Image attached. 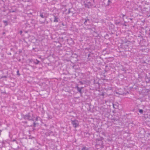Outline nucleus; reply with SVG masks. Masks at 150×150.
Returning <instances> with one entry per match:
<instances>
[{
  "label": "nucleus",
  "instance_id": "2",
  "mask_svg": "<svg viewBox=\"0 0 150 150\" xmlns=\"http://www.w3.org/2000/svg\"><path fill=\"white\" fill-rule=\"evenodd\" d=\"M71 124L73 127L76 128L79 126V122L77 120L74 119L71 120Z\"/></svg>",
  "mask_w": 150,
  "mask_h": 150
},
{
  "label": "nucleus",
  "instance_id": "37",
  "mask_svg": "<svg viewBox=\"0 0 150 150\" xmlns=\"http://www.w3.org/2000/svg\"><path fill=\"white\" fill-rule=\"evenodd\" d=\"M113 120H114L115 121V119H113Z\"/></svg>",
  "mask_w": 150,
  "mask_h": 150
},
{
  "label": "nucleus",
  "instance_id": "20",
  "mask_svg": "<svg viewBox=\"0 0 150 150\" xmlns=\"http://www.w3.org/2000/svg\"><path fill=\"white\" fill-rule=\"evenodd\" d=\"M48 118L50 119H52V116L51 115H48Z\"/></svg>",
  "mask_w": 150,
  "mask_h": 150
},
{
  "label": "nucleus",
  "instance_id": "39",
  "mask_svg": "<svg viewBox=\"0 0 150 150\" xmlns=\"http://www.w3.org/2000/svg\"><path fill=\"white\" fill-rule=\"evenodd\" d=\"M115 106H116V105H115Z\"/></svg>",
  "mask_w": 150,
  "mask_h": 150
},
{
  "label": "nucleus",
  "instance_id": "8",
  "mask_svg": "<svg viewBox=\"0 0 150 150\" xmlns=\"http://www.w3.org/2000/svg\"><path fill=\"white\" fill-rule=\"evenodd\" d=\"M40 16L41 17V18H44L45 17V13H42L41 12H40Z\"/></svg>",
  "mask_w": 150,
  "mask_h": 150
},
{
  "label": "nucleus",
  "instance_id": "1",
  "mask_svg": "<svg viewBox=\"0 0 150 150\" xmlns=\"http://www.w3.org/2000/svg\"><path fill=\"white\" fill-rule=\"evenodd\" d=\"M23 117L25 120L32 121L34 120V115L32 113L29 112L25 115H23Z\"/></svg>",
  "mask_w": 150,
  "mask_h": 150
},
{
  "label": "nucleus",
  "instance_id": "30",
  "mask_svg": "<svg viewBox=\"0 0 150 150\" xmlns=\"http://www.w3.org/2000/svg\"><path fill=\"white\" fill-rule=\"evenodd\" d=\"M20 34H22V31H20Z\"/></svg>",
  "mask_w": 150,
  "mask_h": 150
},
{
  "label": "nucleus",
  "instance_id": "34",
  "mask_svg": "<svg viewBox=\"0 0 150 150\" xmlns=\"http://www.w3.org/2000/svg\"><path fill=\"white\" fill-rule=\"evenodd\" d=\"M5 32H4V33H3V34L4 35V34H5Z\"/></svg>",
  "mask_w": 150,
  "mask_h": 150
},
{
  "label": "nucleus",
  "instance_id": "17",
  "mask_svg": "<svg viewBox=\"0 0 150 150\" xmlns=\"http://www.w3.org/2000/svg\"><path fill=\"white\" fill-rule=\"evenodd\" d=\"M145 81L147 83H149L150 82V79H146Z\"/></svg>",
  "mask_w": 150,
  "mask_h": 150
},
{
  "label": "nucleus",
  "instance_id": "28",
  "mask_svg": "<svg viewBox=\"0 0 150 150\" xmlns=\"http://www.w3.org/2000/svg\"><path fill=\"white\" fill-rule=\"evenodd\" d=\"M113 107L114 108H116L115 107V104H113Z\"/></svg>",
  "mask_w": 150,
  "mask_h": 150
},
{
  "label": "nucleus",
  "instance_id": "10",
  "mask_svg": "<svg viewBox=\"0 0 150 150\" xmlns=\"http://www.w3.org/2000/svg\"><path fill=\"white\" fill-rule=\"evenodd\" d=\"M76 88L77 89L78 91L80 93H81V88L77 86L76 87Z\"/></svg>",
  "mask_w": 150,
  "mask_h": 150
},
{
  "label": "nucleus",
  "instance_id": "18",
  "mask_svg": "<svg viewBox=\"0 0 150 150\" xmlns=\"http://www.w3.org/2000/svg\"><path fill=\"white\" fill-rule=\"evenodd\" d=\"M111 3V1L110 0H108V2L107 6H109L110 3Z\"/></svg>",
  "mask_w": 150,
  "mask_h": 150
},
{
  "label": "nucleus",
  "instance_id": "16",
  "mask_svg": "<svg viewBox=\"0 0 150 150\" xmlns=\"http://www.w3.org/2000/svg\"><path fill=\"white\" fill-rule=\"evenodd\" d=\"M19 149V146H18L17 147H16V148H13V150H18Z\"/></svg>",
  "mask_w": 150,
  "mask_h": 150
},
{
  "label": "nucleus",
  "instance_id": "5",
  "mask_svg": "<svg viewBox=\"0 0 150 150\" xmlns=\"http://www.w3.org/2000/svg\"><path fill=\"white\" fill-rule=\"evenodd\" d=\"M84 3L85 6L88 8H90V7L92 6L90 2H87L86 3L84 2Z\"/></svg>",
  "mask_w": 150,
  "mask_h": 150
},
{
  "label": "nucleus",
  "instance_id": "33",
  "mask_svg": "<svg viewBox=\"0 0 150 150\" xmlns=\"http://www.w3.org/2000/svg\"><path fill=\"white\" fill-rule=\"evenodd\" d=\"M1 131L0 130V135H1Z\"/></svg>",
  "mask_w": 150,
  "mask_h": 150
},
{
  "label": "nucleus",
  "instance_id": "9",
  "mask_svg": "<svg viewBox=\"0 0 150 150\" xmlns=\"http://www.w3.org/2000/svg\"><path fill=\"white\" fill-rule=\"evenodd\" d=\"M81 150H90V148L86 146H83Z\"/></svg>",
  "mask_w": 150,
  "mask_h": 150
},
{
  "label": "nucleus",
  "instance_id": "29",
  "mask_svg": "<svg viewBox=\"0 0 150 150\" xmlns=\"http://www.w3.org/2000/svg\"><path fill=\"white\" fill-rule=\"evenodd\" d=\"M38 117H37L36 118H35V120L36 121H38Z\"/></svg>",
  "mask_w": 150,
  "mask_h": 150
},
{
  "label": "nucleus",
  "instance_id": "12",
  "mask_svg": "<svg viewBox=\"0 0 150 150\" xmlns=\"http://www.w3.org/2000/svg\"><path fill=\"white\" fill-rule=\"evenodd\" d=\"M40 62V61L38 60L37 59H36L34 61V63L35 64H38Z\"/></svg>",
  "mask_w": 150,
  "mask_h": 150
},
{
  "label": "nucleus",
  "instance_id": "31",
  "mask_svg": "<svg viewBox=\"0 0 150 150\" xmlns=\"http://www.w3.org/2000/svg\"><path fill=\"white\" fill-rule=\"evenodd\" d=\"M16 142V143L18 144V142H17V140H16V141L15 142Z\"/></svg>",
  "mask_w": 150,
  "mask_h": 150
},
{
  "label": "nucleus",
  "instance_id": "21",
  "mask_svg": "<svg viewBox=\"0 0 150 150\" xmlns=\"http://www.w3.org/2000/svg\"><path fill=\"white\" fill-rule=\"evenodd\" d=\"M36 123L35 122H34L33 123V126L34 127H35L36 126Z\"/></svg>",
  "mask_w": 150,
  "mask_h": 150
},
{
  "label": "nucleus",
  "instance_id": "4",
  "mask_svg": "<svg viewBox=\"0 0 150 150\" xmlns=\"http://www.w3.org/2000/svg\"><path fill=\"white\" fill-rule=\"evenodd\" d=\"M115 23L117 25H124L122 22V21L120 18L119 19H115Z\"/></svg>",
  "mask_w": 150,
  "mask_h": 150
},
{
  "label": "nucleus",
  "instance_id": "7",
  "mask_svg": "<svg viewBox=\"0 0 150 150\" xmlns=\"http://www.w3.org/2000/svg\"><path fill=\"white\" fill-rule=\"evenodd\" d=\"M54 19V22H57L59 21V18L57 17L56 16H55V15H54L53 16Z\"/></svg>",
  "mask_w": 150,
  "mask_h": 150
},
{
  "label": "nucleus",
  "instance_id": "38",
  "mask_svg": "<svg viewBox=\"0 0 150 150\" xmlns=\"http://www.w3.org/2000/svg\"><path fill=\"white\" fill-rule=\"evenodd\" d=\"M115 106H116V105H115Z\"/></svg>",
  "mask_w": 150,
  "mask_h": 150
},
{
  "label": "nucleus",
  "instance_id": "26",
  "mask_svg": "<svg viewBox=\"0 0 150 150\" xmlns=\"http://www.w3.org/2000/svg\"><path fill=\"white\" fill-rule=\"evenodd\" d=\"M124 23H123V24L124 25H125V26H126V25L125 24V23H126V22L125 21H124Z\"/></svg>",
  "mask_w": 150,
  "mask_h": 150
},
{
  "label": "nucleus",
  "instance_id": "22",
  "mask_svg": "<svg viewBox=\"0 0 150 150\" xmlns=\"http://www.w3.org/2000/svg\"><path fill=\"white\" fill-rule=\"evenodd\" d=\"M7 77V76H2L1 77V78H6Z\"/></svg>",
  "mask_w": 150,
  "mask_h": 150
},
{
  "label": "nucleus",
  "instance_id": "19",
  "mask_svg": "<svg viewBox=\"0 0 150 150\" xmlns=\"http://www.w3.org/2000/svg\"><path fill=\"white\" fill-rule=\"evenodd\" d=\"M122 20H123V21H124V17L125 16V15L122 14Z\"/></svg>",
  "mask_w": 150,
  "mask_h": 150
},
{
  "label": "nucleus",
  "instance_id": "35",
  "mask_svg": "<svg viewBox=\"0 0 150 150\" xmlns=\"http://www.w3.org/2000/svg\"><path fill=\"white\" fill-rule=\"evenodd\" d=\"M45 126H47V125H46V124H45Z\"/></svg>",
  "mask_w": 150,
  "mask_h": 150
},
{
  "label": "nucleus",
  "instance_id": "36",
  "mask_svg": "<svg viewBox=\"0 0 150 150\" xmlns=\"http://www.w3.org/2000/svg\"><path fill=\"white\" fill-rule=\"evenodd\" d=\"M150 15L149 16H148V17H150Z\"/></svg>",
  "mask_w": 150,
  "mask_h": 150
},
{
  "label": "nucleus",
  "instance_id": "14",
  "mask_svg": "<svg viewBox=\"0 0 150 150\" xmlns=\"http://www.w3.org/2000/svg\"><path fill=\"white\" fill-rule=\"evenodd\" d=\"M139 112L141 113V114H142L143 112V110L142 109H139Z\"/></svg>",
  "mask_w": 150,
  "mask_h": 150
},
{
  "label": "nucleus",
  "instance_id": "32",
  "mask_svg": "<svg viewBox=\"0 0 150 150\" xmlns=\"http://www.w3.org/2000/svg\"><path fill=\"white\" fill-rule=\"evenodd\" d=\"M104 94L103 93H102L101 94V96H104Z\"/></svg>",
  "mask_w": 150,
  "mask_h": 150
},
{
  "label": "nucleus",
  "instance_id": "6",
  "mask_svg": "<svg viewBox=\"0 0 150 150\" xmlns=\"http://www.w3.org/2000/svg\"><path fill=\"white\" fill-rule=\"evenodd\" d=\"M149 91H150L149 90L147 89L143 90L142 92L144 93V95H146L148 94L149 92Z\"/></svg>",
  "mask_w": 150,
  "mask_h": 150
},
{
  "label": "nucleus",
  "instance_id": "11",
  "mask_svg": "<svg viewBox=\"0 0 150 150\" xmlns=\"http://www.w3.org/2000/svg\"><path fill=\"white\" fill-rule=\"evenodd\" d=\"M130 42L129 41H127L126 42H125L124 43V45L125 46H126L128 47L129 46V44Z\"/></svg>",
  "mask_w": 150,
  "mask_h": 150
},
{
  "label": "nucleus",
  "instance_id": "24",
  "mask_svg": "<svg viewBox=\"0 0 150 150\" xmlns=\"http://www.w3.org/2000/svg\"><path fill=\"white\" fill-rule=\"evenodd\" d=\"M150 79L149 78H148L147 76L146 75V76H145V79L146 80V79Z\"/></svg>",
  "mask_w": 150,
  "mask_h": 150
},
{
  "label": "nucleus",
  "instance_id": "27",
  "mask_svg": "<svg viewBox=\"0 0 150 150\" xmlns=\"http://www.w3.org/2000/svg\"><path fill=\"white\" fill-rule=\"evenodd\" d=\"M16 139H13V140L11 141H12V142H15V141H16Z\"/></svg>",
  "mask_w": 150,
  "mask_h": 150
},
{
  "label": "nucleus",
  "instance_id": "23",
  "mask_svg": "<svg viewBox=\"0 0 150 150\" xmlns=\"http://www.w3.org/2000/svg\"><path fill=\"white\" fill-rule=\"evenodd\" d=\"M17 75H18V76H20V74L19 73V70H18L17 71Z\"/></svg>",
  "mask_w": 150,
  "mask_h": 150
},
{
  "label": "nucleus",
  "instance_id": "25",
  "mask_svg": "<svg viewBox=\"0 0 150 150\" xmlns=\"http://www.w3.org/2000/svg\"><path fill=\"white\" fill-rule=\"evenodd\" d=\"M15 10H12V11H10V12H12V13H13V12H15Z\"/></svg>",
  "mask_w": 150,
  "mask_h": 150
},
{
  "label": "nucleus",
  "instance_id": "15",
  "mask_svg": "<svg viewBox=\"0 0 150 150\" xmlns=\"http://www.w3.org/2000/svg\"><path fill=\"white\" fill-rule=\"evenodd\" d=\"M3 23H6V24L5 25V26H7L8 25L7 24V21H3Z\"/></svg>",
  "mask_w": 150,
  "mask_h": 150
},
{
  "label": "nucleus",
  "instance_id": "3",
  "mask_svg": "<svg viewBox=\"0 0 150 150\" xmlns=\"http://www.w3.org/2000/svg\"><path fill=\"white\" fill-rule=\"evenodd\" d=\"M82 21H84V24L86 25H89L91 23V20L90 18L88 17H86L85 18H83Z\"/></svg>",
  "mask_w": 150,
  "mask_h": 150
},
{
  "label": "nucleus",
  "instance_id": "13",
  "mask_svg": "<svg viewBox=\"0 0 150 150\" xmlns=\"http://www.w3.org/2000/svg\"><path fill=\"white\" fill-rule=\"evenodd\" d=\"M71 8H69V9L68 12L67 13V14H69L71 13H72V12L71 11Z\"/></svg>",
  "mask_w": 150,
  "mask_h": 150
}]
</instances>
